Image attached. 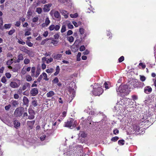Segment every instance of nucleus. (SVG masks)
I'll use <instances>...</instances> for the list:
<instances>
[{"label":"nucleus","instance_id":"nucleus-1","mask_svg":"<svg viewBox=\"0 0 156 156\" xmlns=\"http://www.w3.org/2000/svg\"><path fill=\"white\" fill-rule=\"evenodd\" d=\"M117 94L122 97L127 95L130 92L128 86L126 85L121 84L116 88Z\"/></svg>","mask_w":156,"mask_h":156},{"label":"nucleus","instance_id":"nucleus-2","mask_svg":"<svg viewBox=\"0 0 156 156\" xmlns=\"http://www.w3.org/2000/svg\"><path fill=\"white\" fill-rule=\"evenodd\" d=\"M92 86L93 89L92 93L94 95L99 96L102 94L103 90L101 88V86L100 84L94 83Z\"/></svg>","mask_w":156,"mask_h":156},{"label":"nucleus","instance_id":"nucleus-3","mask_svg":"<svg viewBox=\"0 0 156 156\" xmlns=\"http://www.w3.org/2000/svg\"><path fill=\"white\" fill-rule=\"evenodd\" d=\"M77 124L76 121H74L73 119L71 118L65 122L64 126L72 129L76 126Z\"/></svg>","mask_w":156,"mask_h":156},{"label":"nucleus","instance_id":"nucleus-4","mask_svg":"<svg viewBox=\"0 0 156 156\" xmlns=\"http://www.w3.org/2000/svg\"><path fill=\"white\" fill-rule=\"evenodd\" d=\"M82 153V150L80 148L79 150L76 151L75 153L71 151L67 152V156H83Z\"/></svg>","mask_w":156,"mask_h":156},{"label":"nucleus","instance_id":"nucleus-5","mask_svg":"<svg viewBox=\"0 0 156 156\" xmlns=\"http://www.w3.org/2000/svg\"><path fill=\"white\" fill-rule=\"evenodd\" d=\"M21 84V81L17 80L16 81H12L10 83V86L12 88H16L19 87Z\"/></svg>","mask_w":156,"mask_h":156},{"label":"nucleus","instance_id":"nucleus-6","mask_svg":"<svg viewBox=\"0 0 156 156\" xmlns=\"http://www.w3.org/2000/svg\"><path fill=\"white\" fill-rule=\"evenodd\" d=\"M23 108L20 107L17 108L14 112V115L16 117H20L22 115L23 110Z\"/></svg>","mask_w":156,"mask_h":156},{"label":"nucleus","instance_id":"nucleus-7","mask_svg":"<svg viewBox=\"0 0 156 156\" xmlns=\"http://www.w3.org/2000/svg\"><path fill=\"white\" fill-rule=\"evenodd\" d=\"M69 96L71 98V100L72 101L73 98L75 96V90L74 88H71L69 90Z\"/></svg>","mask_w":156,"mask_h":156},{"label":"nucleus","instance_id":"nucleus-8","mask_svg":"<svg viewBox=\"0 0 156 156\" xmlns=\"http://www.w3.org/2000/svg\"><path fill=\"white\" fill-rule=\"evenodd\" d=\"M80 43V40H76V41H75V43H74V45H73L72 46L71 48L72 49L73 48H74V47L75 45L76 46V48H77V46H78V45L79 43ZM77 48H76L75 49V50H73L72 49V50L73 51L75 52L76 51Z\"/></svg>","mask_w":156,"mask_h":156},{"label":"nucleus","instance_id":"nucleus-9","mask_svg":"<svg viewBox=\"0 0 156 156\" xmlns=\"http://www.w3.org/2000/svg\"><path fill=\"white\" fill-rule=\"evenodd\" d=\"M23 55L22 54H20L18 55L17 57V59L16 60L14 61V62L15 63H19L20 62V61L23 60Z\"/></svg>","mask_w":156,"mask_h":156},{"label":"nucleus","instance_id":"nucleus-10","mask_svg":"<svg viewBox=\"0 0 156 156\" xmlns=\"http://www.w3.org/2000/svg\"><path fill=\"white\" fill-rule=\"evenodd\" d=\"M49 40L48 42L50 43L49 45L51 46L52 44L54 45H57L58 42V40Z\"/></svg>","mask_w":156,"mask_h":156},{"label":"nucleus","instance_id":"nucleus-11","mask_svg":"<svg viewBox=\"0 0 156 156\" xmlns=\"http://www.w3.org/2000/svg\"><path fill=\"white\" fill-rule=\"evenodd\" d=\"M50 20L48 17H47L45 21V23L41 24V27H43L47 26L50 23Z\"/></svg>","mask_w":156,"mask_h":156},{"label":"nucleus","instance_id":"nucleus-12","mask_svg":"<svg viewBox=\"0 0 156 156\" xmlns=\"http://www.w3.org/2000/svg\"><path fill=\"white\" fill-rule=\"evenodd\" d=\"M38 92V89L36 88H33L30 91V93L33 96H35Z\"/></svg>","mask_w":156,"mask_h":156},{"label":"nucleus","instance_id":"nucleus-13","mask_svg":"<svg viewBox=\"0 0 156 156\" xmlns=\"http://www.w3.org/2000/svg\"><path fill=\"white\" fill-rule=\"evenodd\" d=\"M152 90L151 88L149 86L146 87L144 88V92L147 94L150 93L151 92Z\"/></svg>","mask_w":156,"mask_h":156},{"label":"nucleus","instance_id":"nucleus-14","mask_svg":"<svg viewBox=\"0 0 156 156\" xmlns=\"http://www.w3.org/2000/svg\"><path fill=\"white\" fill-rule=\"evenodd\" d=\"M51 4L49 3L45 5L44 6V10L45 12H48L50 10V8L51 6Z\"/></svg>","mask_w":156,"mask_h":156},{"label":"nucleus","instance_id":"nucleus-15","mask_svg":"<svg viewBox=\"0 0 156 156\" xmlns=\"http://www.w3.org/2000/svg\"><path fill=\"white\" fill-rule=\"evenodd\" d=\"M60 12L65 18H67L68 17V13L67 12L63 10H60Z\"/></svg>","mask_w":156,"mask_h":156},{"label":"nucleus","instance_id":"nucleus-16","mask_svg":"<svg viewBox=\"0 0 156 156\" xmlns=\"http://www.w3.org/2000/svg\"><path fill=\"white\" fill-rule=\"evenodd\" d=\"M23 104L26 105L27 106H28L29 100L28 98L25 96L23 97Z\"/></svg>","mask_w":156,"mask_h":156},{"label":"nucleus","instance_id":"nucleus-17","mask_svg":"<svg viewBox=\"0 0 156 156\" xmlns=\"http://www.w3.org/2000/svg\"><path fill=\"white\" fill-rule=\"evenodd\" d=\"M13 124L14 127L16 128H17L18 127H19L20 124V123L17 120H14L13 122Z\"/></svg>","mask_w":156,"mask_h":156},{"label":"nucleus","instance_id":"nucleus-18","mask_svg":"<svg viewBox=\"0 0 156 156\" xmlns=\"http://www.w3.org/2000/svg\"><path fill=\"white\" fill-rule=\"evenodd\" d=\"M133 128L134 131H135V132L136 131H139V130L140 129V128L139 127V126H137L136 125L134 124L133 126Z\"/></svg>","mask_w":156,"mask_h":156},{"label":"nucleus","instance_id":"nucleus-19","mask_svg":"<svg viewBox=\"0 0 156 156\" xmlns=\"http://www.w3.org/2000/svg\"><path fill=\"white\" fill-rule=\"evenodd\" d=\"M30 84L28 83H27L23 86L22 88V90H24L27 89V87H30Z\"/></svg>","mask_w":156,"mask_h":156},{"label":"nucleus","instance_id":"nucleus-20","mask_svg":"<svg viewBox=\"0 0 156 156\" xmlns=\"http://www.w3.org/2000/svg\"><path fill=\"white\" fill-rule=\"evenodd\" d=\"M55 94L54 92L52 91H51L47 94V97L50 98L53 96Z\"/></svg>","mask_w":156,"mask_h":156},{"label":"nucleus","instance_id":"nucleus-21","mask_svg":"<svg viewBox=\"0 0 156 156\" xmlns=\"http://www.w3.org/2000/svg\"><path fill=\"white\" fill-rule=\"evenodd\" d=\"M32 99H33V100L32 102V105L33 106L35 107L37 105V101L36 100L34 99L33 98H32Z\"/></svg>","mask_w":156,"mask_h":156},{"label":"nucleus","instance_id":"nucleus-22","mask_svg":"<svg viewBox=\"0 0 156 156\" xmlns=\"http://www.w3.org/2000/svg\"><path fill=\"white\" fill-rule=\"evenodd\" d=\"M26 80L28 82H30L32 80V78L31 76L29 75H27L25 77Z\"/></svg>","mask_w":156,"mask_h":156},{"label":"nucleus","instance_id":"nucleus-23","mask_svg":"<svg viewBox=\"0 0 156 156\" xmlns=\"http://www.w3.org/2000/svg\"><path fill=\"white\" fill-rule=\"evenodd\" d=\"M56 72L54 73V75L55 76L57 75L59 72L60 71V68L59 66H57L56 68Z\"/></svg>","mask_w":156,"mask_h":156},{"label":"nucleus","instance_id":"nucleus-24","mask_svg":"<svg viewBox=\"0 0 156 156\" xmlns=\"http://www.w3.org/2000/svg\"><path fill=\"white\" fill-rule=\"evenodd\" d=\"M62 55L58 54L54 55L53 57L55 59H59L62 57Z\"/></svg>","mask_w":156,"mask_h":156},{"label":"nucleus","instance_id":"nucleus-25","mask_svg":"<svg viewBox=\"0 0 156 156\" xmlns=\"http://www.w3.org/2000/svg\"><path fill=\"white\" fill-rule=\"evenodd\" d=\"M89 114L93 115H96L98 114V112H96L95 110H93L90 111V112H89Z\"/></svg>","mask_w":156,"mask_h":156},{"label":"nucleus","instance_id":"nucleus-26","mask_svg":"<svg viewBox=\"0 0 156 156\" xmlns=\"http://www.w3.org/2000/svg\"><path fill=\"white\" fill-rule=\"evenodd\" d=\"M36 70V68L35 67H32L31 69V72L32 73L31 74V76L33 77L34 76V73L35 72Z\"/></svg>","mask_w":156,"mask_h":156},{"label":"nucleus","instance_id":"nucleus-27","mask_svg":"<svg viewBox=\"0 0 156 156\" xmlns=\"http://www.w3.org/2000/svg\"><path fill=\"white\" fill-rule=\"evenodd\" d=\"M72 23L76 27H78L79 25L81 24V22H79L78 23H77L75 21H73L72 22Z\"/></svg>","mask_w":156,"mask_h":156},{"label":"nucleus","instance_id":"nucleus-28","mask_svg":"<svg viewBox=\"0 0 156 156\" xmlns=\"http://www.w3.org/2000/svg\"><path fill=\"white\" fill-rule=\"evenodd\" d=\"M78 16L77 13H76L74 14H70V16L71 18H74L77 17Z\"/></svg>","mask_w":156,"mask_h":156},{"label":"nucleus","instance_id":"nucleus-29","mask_svg":"<svg viewBox=\"0 0 156 156\" xmlns=\"http://www.w3.org/2000/svg\"><path fill=\"white\" fill-rule=\"evenodd\" d=\"M137 83L136 80H133L131 82V84L132 85H133V86L134 87H136V85L137 84H136Z\"/></svg>","mask_w":156,"mask_h":156},{"label":"nucleus","instance_id":"nucleus-30","mask_svg":"<svg viewBox=\"0 0 156 156\" xmlns=\"http://www.w3.org/2000/svg\"><path fill=\"white\" fill-rule=\"evenodd\" d=\"M35 113L32 114H29L28 116V119H32L34 118Z\"/></svg>","mask_w":156,"mask_h":156},{"label":"nucleus","instance_id":"nucleus-31","mask_svg":"<svg viewBox=\"0 0 156 156\" xmlns=\"http://www.w3.org/2000/svg\"><path fill=\"white\" fill-rule=\"evenodd\" d=\"M43 79L45 80H48V79L47 78V75L45 73H42Z\"/></svg>","mask_w":156,"mask_h":156},{"label":"nucleus","instance_id":"nucleus-32","mask_svg":"<svg viewBox=\"0 0 156 156\" xmlns=\"http://www.w3.org/2000/svg\"><path fill=\"white\" fill-rule=\"evenodd\" d=\"M46 2V0H38L37 4H44Z\"/></svg>","mask_w":156,"mask_h":156},{"label":"nucleus","instance_id":"nucleus-33","mask_svg":"<svg viewBox=\"0 0 156 156\" xmlns=\"http://www.w3.org/2000/svg\"><path fill=\"white\" fill-rule=\"evenodd\" d=\"M53 60V59L52 58L50 57L49 58H47L46 63L48 64L51 62Z\"/></svg>","mask_w":156,"mask_h":156},{"label":"nucleus","instance_id":"nucleus-34","mask_svg":"<svg viewBox=\"0 0 156 156\" xmlns=\"http://www.w3.org/2000/svg\"><path fill=\"white\" fill-rule=\"evenodd\" d=\"M30 62V60L27 58H26L24 59V63L25 64L27 65Z\"/></svg>","mask_w":156,"mask_h":156},{"label":"nucleus","instance_id":"nucleus-35","mask_svg":"<svg viewBox=\"0 0 156 156\" xmlns=\"http://www.w3.org/2000/svg\"><path fill=\"white\" fill-rule=\"evenodd\" d=\"M13 59H11L7 61L6 64L7 65L9 66L11 65L13 63Z\"/></svg>","mask_w":156,"mask_h":156},{"label":"nucleus","instance_id":"nucleus-36","mask_svg":"<svg viewBox=\"0 0 156 156\" xmlns=\"http://www.w3.org/2000/svg\"><path fill=\"white\" fill-rule=\"evenodd\" d=\"M124 140H119L118 142V144L120 145H123L124 144Z\"/></svg>","mask_w":156,"mask_h":156},{"label":"nucleus","instance_id":"nucleus-37","mask_svg":"<svg viewBox=\"0 0 156 156\" xmlns=\"http://www.w3.org/2000/svg\"><path fill=\"white\" fill-rule=\"evenodd\" d=\"M54 16L56 18H58L59 16V13L58 11H55L54 13Z\"/></svg>","mask_w":156,"mask_h":156},{"label":"nucleus","instance_id":"nucleus-38","mask_svg":"<svg viewBox=\"0 0 156 156\" xmlns=\"http://www.w3.org/2000/svg\"><path fill=\"white\" fill-rule=\"evenodd\" d=\"M35 123V121L34 120L32 121H28L27 122V124L29 125H30L31 126H32L34 125Z\"/></svg>","mask_w":156,"mask_h":156},{"label":"nucleus","instance_id":"nucleus-39","mask_svg":"<svg viewBox=\"0 0 156 156\" xmlns=\"http://www.w3.org/2000/svg\"><path fill=\"white\" fill-rule=\"evenodd\" d=\"M119 139V137L116 136L112 137L111 139V140L112 141H113L115 142V141H117Z\"/></svg>","mask_w":156,"mask_h":156},{"label":"nucleus","instance_id":"nucleus-40","mask_svg":"<svg viewBox=\"0 0 156 156\" xmlns=\"http://www.w3.org/2000/svg\"><path fill=\"white\" fill-rule=\"evenodd\" d=\"M140 79L142 81H144L146 80V77L144 76L140 75Z\"/></svg>","mask_w":156,"mask_h":156},{"label":"nucleus","instance_id":"nucleus-41","mask_svg":"<svg viewBox=\"0 0 156 156\" xmlns=\"http://www.w3.org/2000/svg\"><path fill=\"white\" fill-rule=\"evenodd\" d=\"M53 69L52 68H50V69H48L46 70V72L48 73H51L53 72Z\"/></svg>","mask_w":156,"mask_h":156},{"label":"nucleus","instance_id":"nucleus-42","mask_svg":"<svg viewBox=\"0 0 156 156\" xmlns=\"http://www.w3.org/2000/svg\"><path fill=\"white\" fill-rule=\"evenodd\" d=\"M42 12V9L40 7H38L36 9V12H37L38 14H41Z\"/></svg>","mask_w":156,"mask_h":156},{"label":"nucleus","instance_id":"nucleus-43","mask_svg":"<svg viewBox=\"0 0 156 156\" xmlns=\"http://www.w3.org/2000/svg\"><path fill=\"white\" fill-rule=\"evenodd\" d=\"M66 30V27L65 25H63L61 29V32L63 33Z\"/></svg>","mask_w":156,"mask_h":156},{"label":"nucleus","instance_id":"nucleus-44","mask_svg":"<svg viewBox=\"0 0 156 156\" xmlns=\"http://www.w3.org/2000/svg\"><path fill=\"white\" fill-rule=\"evenodd\" d=\"M58 78L55 77L52 81V82L54 83H58Z\"/></svg>","mask_w":156,"mask_h":156},{"label":"nucleus","instance_id":"nucleus-45","mask_svg":"<svg viewBox=\"0 0 156 156\" xmlns=\"http://www.w3.org/2000/svg\"><path fill=\"white\" fill-rule=\"evenodd\" d=\"M21 24V23L20 21H17L16 22L14 25L17 27H19Z\"/></svg>","mask_w":156,"mask_h":156},{"label":"nucleus","instance_id":"nucleus-46","mask_svg":"<svg viewBox=\"0 0 156 156\" xmlns=\"http://www.w3.org/2000/svg\"><path fill=\"white\" fill-rule=\"evenodd\" d=\"M49 29L51 31L55 29V25H51L49 26Z\"/></svg>","mask_w":156,"mask_h":156},{"label":"nucleus","instance_id":"nucleus-47","mask_svg":"<svg viewBox=\"0 0 156 156\" xmlns=\"http://www.w3.org/2000/svg\"><path fill=\"white\" fill-rule=\"evenodd\" d=\"M79 32L81 34H83L84 33V30L83 28H81L79 29Z\"/></svg>","mask_w":156,"mask_h":156},{"label":"nucleus","instance_id":"nucleus-48","mask_svg":"<svg viewBox=\"0 0 156 156\" xmlns=\"http://www.w3.org/2000/svg\"><path fill=\"white\" fill-rule=\"evenodd\" d=\"M139 65L140 66H141L142 68L144 69L146 67V65L145 64L142 62H140L139 64Z\"/></svg>","mask_w":156,"mask_h":156},{"label":"nucleus","instance_id":"nucleus-49","mask_svg":"<svg viewBox=\"0 0 156 156\" xmlns=\"http://www.w3.org/2000/svg\"><path fill=\"white\" fill-rule=\"evenodd\" d=\"M6 77L8 79H9L11 77V74L9 73H7L5 74Z\"/></svg>","mask_w":156,"mask_h":156},{"label":"nucleus","instance_id":"nucleus-50","mask_svg":"<svg viewBox=\"0 0 156 156\" xmlns=\"http://www.w3.org/2000/svg\"><path fill=\"white\" fill-rule=\"evenodd\" d=\"M108 83H109V82H105V83H104V85L105 86V88L106 89H108L109 88V87H108Z\"/></svg>","mask_w":156,"mask_h":156},{"label":"nucleus","instance_id":"nucleus-51","mask_svg":"<svg viewBox=\"0 0 156 156\" xmlns=\"http://www.w3.org/2000/svg\"><path fill=\"white\" fill-rule=\"evenodd\" d=\"M60 28V25H57L56 26H55V30H58Z\"/></svg>","mask_w":156,"mask_h":156},{"label":"nucleus","instance_id":"nucleus-52","mask_svg":"<svg viewBox=\"0 0 156 156\" xmlns=\"http://www.w3.org/2000/svg\"><path fill=\"white\" fill-rule=\"evenodd\" d=\"M26 73V69H25L24 68H23L21 71V73L23 75L25 74Z\"/></svg>","mask_w":156,"mask_h":156},{"label":"nucleus","instance_id":"nucleus-53","mask_svg":"<svg viewBox=\"0 0 156 156\" xmlns=\"http://www.w3.org/2000/svg\"><path fill=\"white\" fill-rule=\"evenodd\" d=\"M28 112L29 114H32L35 113L33 110L31 108H29L28 109Z\"/></svg>","mask_w":156,"mask_h":156},{"label":"nucleus","instance_id":"nucleus-54","mask_svg":"<svg viewBox=\"0 0 156 156\" xmlns=\"http://www.w3.org/2000/svg\"><path fill=\"white\" fill-rule=\"evenodd\" d=\"M11 26V24H5L4 25V27L6 29L9 28Z\"/></svg>","mask_w":156,"mask_h":156},{"label":"nucleus","instance_id":"nucleus-55","mask_svg":"<svg viewBox=\"0 0 156 156\" xmlns=\"http://www.w3.org/2000/svg\"><path fill=\"white\" fill-rule=\"evenodd\" d=\"M67 26L69 29H72L73 28V25L70 23H69L67 24Z\"/></svg>","mask_w":156,"mask_h":156},{"label":"nucleus","instance_id":"nucleus-56","mask_svg":"<svg viewBox=\"0 0 156 156\" xmlns=\"http://www.w3.org/2000/svg\"><path fill=\"white\" fill-rule=\"evenodd\" d=\"M1 81L4 83H5L6 81V79L5 76H3L1 79Z\"/></svg>","mask_w":156,"mask_h":156},{"label":"nucleus","instance_id":"nucleus-57","mask_svg":"<svg viewBox=\"0 0 156 156\" xmlns=\"http://www.w3.org/2000/svg\"><path fill=\"white\" fill-rule=\"evenodd\" d=\"M15 29H12L10 30L9 32V34L10 35H11L14 32H15Z\"/></svg>","mask_w":156,"mask_h":156},{"label":"nucleus","instance_id":"nucleus-58","mask_svg":"<svg viewBox=\"0 0 156 156\" xmlns=\"http://www.w3.org/2000/svg\"><path fill=\"white\" fill-rule=\"evenodd\" d=\"M26 43L30 47H31L33 45V44L29 41H26Z\"/></svg>","mask_w":156,"mask_h":156},{"label":"nucleus","instance_id":"nucleus-59","mask_svg":"<svg viewBox=\"0 0 156 156\" xmlns=\"http://www.w3.org/2000/svg\"><path fill=\"white\" fill-rule=\"evenodd\" d=\"M39 19L38 17H35L34 18L32 19V21L33 22H37Z\"/></svg>","mask_w":156,"mask_h":156},{"label":"nucleus","instance_id":"nucleus-60","mask_svg":"<svg viewBox=\"0 0 156 156\" xmlns=\"http://www.w3.org/2000/svg\"><path fill=\"white\" fill-rule=\"evenodd\" d=\"M18 42L22 44H24L25 43V42L23 41V40H18Z\"/></svg>","mask_w":156,"mask_h":156},{"label":"nucleus","instance_id":"nucleus-61","mask_svg":"<svg viewBox=\"0 0 156 156\" xmlns=\"http://www.w3.org/2000/svg\"><path fill=\"white\" fill-rule=\"evenodd\" d=\"M124 60V57L123 56H121L119 59V62H122Z\"/></svg>","mask_w":156,"mask_h":156},{"label":"nucleus","instance_id":"nucleus-62","mask_svg":"<svg viewBox=\"0 0 156 156\" xmlns=\"http://www.w3.org/2000/svg\"><path fill=\"white\" fill-rule=\"evenodd\" d=\"M113 133L115 135H116L119 133V131L118 129H115L113 131Z\"/></svg>","mask_w":156,"mask_h":156},{"label":"nucleus","instance_id":"nucleus-63","mask_svg":"<svg viewBox=\"0 0 156 156\" xmlns=\"http://www.w3.org/2000/svg\"><path fill=\"white\" fill-rule=\"evenodd\" d=\"M12 105L14 106H16L18 104V102L15 100L13 101L12 102Z\"/></svg>","mask_w":156,"mask_h":156},{"label":"nucleus","instance_id":"nucleus-64","mask_svg":"<svg viewBox=\"0 0 156 156\" xmlns=\"http://www.w3.org/2000/svg\"><path fill=\"white\" fill-rule=\"evenodd\" d=\"M85 49V47L84 45L81 46L80 48V51H84Z\"/></svg>","mask_w":156,"mask_h":156}]
</instances>
